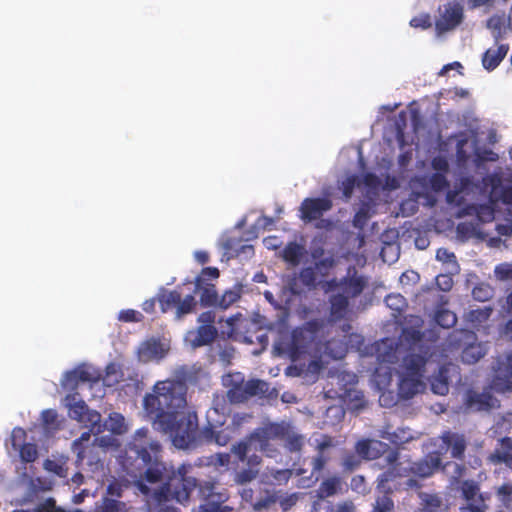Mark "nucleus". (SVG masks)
Segmentation results:
<instances>
[{
    "mask_svg": "<svg viewBox=\"0 0 512 512\" xmlns=\"http://www.w3.org/2000/svg\"><path fill=\"white\" fill-rule=\"evenodd\" d=\"M423 327L422 317L408 315L398 338L406 352L399 365L398 395L405 400L425 390L426 365L435 354L436 339L427 337Z\"/></svg>",
    "mask_w": 512,
    "mask_h": 512,
    "instance_id": "1",
    "label": "nucleus"
},
{
    "mask_svg": "<svg viewBox=\"0 0 512 512\" xmlns=\"http://www.w3.org/2000/svg\"><path fill=\"white\" fill-rule=\"evenodd\" d=\"M148 428L138 429L127 444L121 465L127 475L134 479L139 492L152 500L153 491L149 484L162 485L171 475L161 460V445L149 437Z\"/></svg>",
    "mask_w": 512,
    "mask_h": 512,
    "instance_id": "2",
    "label": "nucleus"
},
{
    "mask_svg": "<svg viewBox=\"0 0 512 512\" xmlns=\"http://www.w3.org/2000/svg\"><path fill=\"white\" fill-rule=\"evenodd\" d=\"M202 373L200 367L183 365L174 371L173 377L157 381L152 393L146 394L143 399L146 415L154 421L167 413L183 411L187 406L188 384H196Z\"/></svg>",
    "mask_w": 512,
    "mask_h": 512,
    "instance_id": "3",
    "label": "nucleus"
},
{
    "mask_svg": "<svg viewBox=\"0 0 512 512\" xmlns=\"http://www.w3.org/2000/svg\"><path fill=\"white\" fill-rule=\"evenodd\" d=\"M324 326L323 319H312L293 329L291 340L287 345V353L292 361L329 349L330 342H322Z\"/></svg>",
    "mask_w": 512,
    "mask_h": 512,
    "instance_id": "4",
    "label": "nucleus"
},
{
    "mask_svg": "<svg viewBox=\"0 0 512 512\" xmlns=\"http://www.w3.org/2000/svg\"><path fill=\"white\" fill-rule=\"evenodd\" d=\"M159 429L168 433L175 447L185 449L192 446L198 434V417L195 412L180 411L167 413L164 417L154 420Z\"/></svg>",
    "mask_w": 512,
    "mask_h": 512,
    "instance_id": "5",
    "label": "nucleus"
},
{
    "mask_svg": "<svg viewBox=\"0 0 512 512\" xmlns=\"http://www.w3.org/2000/svg\"><path fill=\"white\" fill-rule=\"evenodd\" d=\"M250 440L258 442V449L267 456H274L276 449L271 445L272 440H284L285 447L290 452H299L303 448L304 438L291 431L288 423L270 422L263 427L256 428L250 435Z\"/></svg>",
    "mask_w": 512,
    "mask_h": 512,
    "instance_id": "6",
    "label": "nucleus"
},
{
    "mask_svg": "<svg viewBox=\"0 0 512 512\" xmlns=\"http://www.w3.org/2000/svg\"><path fill=\"white\" fill-rule=\"evenodd\" d=\"M188 466L181 465L177 471H172L166 481L153 491L152 501L162 505L172 500L183 504L187 502L194 489L197 479L187 475Z\"/></svg>",
    "mask_w": 512,
    "mask_h": 512,
    "instance_id": "7",
    "label": "nucleus"
},
{
    "mask_svg": "<svg viewBox=\"0 0 512 512\" xmlns=\"http://www.w3.org/2000/svg\"><path fill=\"white\" fill-rule=\"evenodd\" d=\"M197 329L188 331L186 340L192 348H199L211 344L218 336V330L215 327V313L205 311L198 316Z\"/></svg>",
    "mask_w": 512,
    "mask_h": 512,
    "instance_id": "8",
    "label": "nucleus"
},
{
    "mask_svg": "<svg viewBox=\"0 0 512 512\" xmlns=\"http://www.w3.org/2000/svg\"><path fill=\"white\" fill-rule=\"evenodd\" d=\"M162 313H166L171 309H176V317L180 319L186 314L193 312L196 308L197 301L193 294H188L184 298L177 290H164L157 295Z\"/></svg>",
    "mask_w": 512,
    "mask_h": 512,
    "instance_id": "9",
    "label": "nucleus"
},
{
    "mask_svg": "<svg viewBox=\"0 0 512 512\" xmlns=\"http://www.w3.org/2000/svg\"><path fill=\"white\" fill-rule=\"evenodd\" d=\"M334 438L328 434H322L320 439L316 440L315 455L311 457V478L314 477L315 481L324 474L328 464L332 460L330 449L335 447Z\"/></svg>",
    "mask_w": 512,
    "mask_h": 512,
    "instance_id": "10",
    "label": "nucleus"
},
{
    "mask_svg": "<svg viewBox=\"0 0 512 512\" xmlns=\"http://www.w3.org/2000/svg\"><path fill=\"white\" fill-rule=\"evenodd\" d=\"M464 19L463 7L457 2H448L444 5L439 17L435 21V30L441 36L458 27Z\"/></svg>",
    "mask_w": 512,
    "mask_h": 512,
    "instance_id": "11",
    "label": "nucleus"
},
{
    "mask_svg": "<svg viewBox=\"0 0 512 512\" xmlns=\"http://www.w3.org/2000/svg\"><path fill=\"white\" fill-rule=\"evenodd\" d=\"M332 206V200L328 197L305 198L299 207L300 218L304 222L318 220L325 212L331 210Z\"/></svg>",
    "mask_w": 512,
    "mask_h": 512,
    "instance_id": "12",
    "label": "nucleus"
},
{
    "mask_svg": "<svg viewBox=\"0 0 512 512\" xmlns=\"http://www.w3.org/2000/svg\"><path fill=\"white\" fill-rule=\"evenodd\" d=\"M99 380V375L94 374L85 365H80L73 370L67 371L62 379V387L66 390L74 391L79 383H95Z\"/></svg>",
    "mask_w": 512,
    "mask_h": 512,
    "instance_id": "13",
    "label": "nucleus"
},
{
    "mask_svg": "<svg viewBox=\"0 0 512 512\" xmlns=\"http://www.w3.org/2000/svg\"><path fill=\"white\" fill-rule=\"evenodd\" d=\"M347 491V484L339 474H332L322 479L316 489V498L328 499L342 495Z\"/></svg>",
    "mask_w": 512,
    "mask_h": 512,
    "instance_id": "14",
    "label": "nucleus"
},
{
    "mask_svg": "<svg viewBox=\"0 0 512 512\" xmlns=\"http://www.w3.org/2000/svg\"><path fill=\"white\" fill-rule=\"evenodd\" d=\"M26 431L16 427L12 431V446L19 450L20 459L25 463H32L38 458L37 446L33 443H25Z\"/></svg>",
    "mask_w": 512,
    "mask_h": 512,
    "instance_id": "15",
    "label": "nucleus"
},
{
    "mask_svg": "<svg viewBox=\"0 0 512 512\" xmlns=\"http://www.w3.org/2000/svg\"><path fill=\"white\" fill-rule=\"evenodd\" d=\"M486 186L490 187V200L493 203L502 202L512 204V185L503 186L502 177L499 174H490L484 179Z\"/></svg>",
    "mask_w": 512,
    "mask_h": 512,
    "instance_id": "16",
    "label": "nucleus"
},
{
    "mask_svg": "<svg viewBox=\"0 0 512 512\" xmlns=\"http://www.w3.org/2000/svg\"><path fill=\"white\" fill-rule=\"evenodd\" d=\"M442 452L435 451L428 453L423 459L413 462L410 466V471L422 478L430 477L442 465L441 459Z\"/></svg>",
    "mask_w": 512,
    "mask_h": 512,
    "instance_id": "17",
    "label": "nucleus"
},
{
    "mask_svg": "<svg viewBox=\"0 0 512 512\" xmlns=\"http://www.w3.org/2000/svg\"><path fill=\"white\" fill-rule=\"evenodd\" d=\"M440 438L443 443L441 450L446 452L450 449L452 458L463 460L467 447V442L463 434L445 431Z\"/></svg>",
    "mask_w": 512,
    "mask_h": 512,
    "instance_id": "18",
    "label": "nucleus"
},
{
    "mask_svg": "<svg viewBox=\"0 0 512 512\" xmlns=\"http://www.w3.org/2000/svg\"><path fill=\"white\" fill-rule=\"evenodd\" d=\"M499 373L494 377L493 385L497 391H512V352L505 361L499 362Z\"/></svg>",
    "mask_w": 512,
    "mask_h": 512,
    "instance_id": "19",
    "label": "nucleus"
},
{
    "mask_svg": "<svg viewBox=\"0 0 512 512\" xmlns=\"http://www.w3.org/2000/svg\"><path fill=\"white\" fill-rule=\"evenodd\" d=\"M509 44H500L496 48L487 49L481 58L482 66L488 72L495 70L509 52Z\"/></svg>",
    "mask_w": 512,
    "mask_h": 512,
    "instance_id": "20",
    "label": "nucleus"
},
{
    "mask_svg": "<svg viewBox=\"0 0 512 512\" xmlns=\"http://www.w3.org/2000/svg\"><path fill=\"white\" fill-rule=\"evenodd\" d=\"M476 215L481 222H490L494 219V210L487 204H467L458 211L457 217Z\"/></svg>",
    "mask_w": 512,
    "mask_h": 512,
    "instance_id": "21",
    "label": "nucleus"
},
{
    "mask_svg": "<svg viewBox=\"0 0 512 512\" xmlns=\"http://www.w3.org/2000/svg\"><path fill=\"white\" fill-rule=\"evenodd\" d=\"M91 434L90 429L81 434V436L75 439L72 443V450L76 454V464L83 465L84 460L87 457V452L91 453L95 450V443H90Z\"/></svg>",
    "mask_w": 512,
    "mask_h": 512,
    "instance_id": "22",
    "label": "nucleus"
},
{
    "mask_svg": "<svg viewBox=\"0 0 512 512\" xmlns=\"http://www.w3.org/2000/svg\"><path fill=\"white\" fill-rule=\"evenodd\" d=\"M376 446L387 447L386 444H383L380 441L362 439L356 442L355 452L357 455H359L361 460H373L376 459L381 453V450Z\"/></svg>",
    "mask_w": 512,
    "mask_h": 512,
    "instance_id": "23",
    "label": "nucleus"
},
{
    "mask_svg": "<svg viewBox=\"0 0 512 512\" xmlns=\"http://www.w3.org/2000/svg\"><path fill=\"white\" fill-rule=\"evenodd\" d=\"M340 284L343 294L348 298H354L363 292L366 281L362 276H345L340 280Z\"/></svg>",
    "mask_w": 512,
    "mask_h": 512,
    "instance_id": "24",
    "label": "nucleus"
},
{
    "mask_svg": "<svg viewBox=\"0 0 512 512\" xmlns=\"http://www.w3.org/2000/svg\"><path fill=\"white\" fill-rule=\"evenodd\" d=\"M165 349L160 340L149 339L142 343L139 348V357L141 360L149 361L154 358H161L164 356Z\"/></svg>",
    "mask_w": 512,
    "mask_h": 512,
    "instance_id": "25",
    "label": "nucleus"
},
{
    "mask_svg": "<svg viewBox=\"0 0 512 512\" xmlns=\"http://www.w3.org/2000/svg\"><path fill=\"white\" fill-rule=\"evenodd\" d=\"M403 476H406V474L400 473L396 466L390 467L378 476L377 489L384 494H391L396 485L391 486L390 483Z\"/></svg>",
    "mask_w": 512,
    "mask_h": 512,
    "instance_id": "26",
    "label": "nucleus"
},
{
    "mask_svg": "<svg viewBox=\"0 0 512 512\" xmlns=\"http://www.w3.org/2000/svg\"><path fill=\"white\" fill-rule=\"evenodd\" d=\"M474 338L475 335L473 332L467 330H454L448 335L444 350L453 352L460 349L466 342Z\"/></svg>",
    "mask_w": 512,
    "mask_h": 512,
    "instance_id": "27",
    "label": "nucleus"
},
{
    "mask_svg": "<svg viewBox=\"0 0 512 512\" xmlns=\"http://www.w3.org/2000/svg\"><path fill=\"white\" fill-rule=\"evenodd\" d=\"M200 293V303L204 307H217L219 296L216 287L212 283L201 284L200 287L194 286V293Z\"/></svg>",
    "mask_w": 512,
    "mask_h": 512,
    "instance_id": "28",
    "label": "nucleus"
},
{
    "mask_svg": "<svg viewBox=\"0 0 512 512\" xmlns=\"http://www.w3.org/2000/svg\"><path fill=\"white\" fill-rule=\"evenodd\" d=\"M329 302H330V317L333 320L342 319L345 316L348 306H349L348 297L341 293L335 294L330 297Z\"/></svg>",
    "mask_w": 512,
    "mask_h": 512,
    "instance_id": "29",
    "label": "nucleus"
},
{
    "mask_svg": "<svg viewBox=\"0 0 512 512\" xmlns=\"http://www.w3.org/2000/svg\"><path fill=\"white\" fill-rule=\"evenodd\" d=\"M377 358L381 363L393 364L397 361V347L389 340H382L376 347Z\"/></svg>",
    "mask_w": 512,
    "mask_h": 512,
    "instance_id": "30",
    "label": "nucleus"
},
{
    "mask_svg": "<svg viewBox=\"0 0 512 512\" xmlns=\"http://www.w3.org/2000/svg\"><path fill=\"white\" fill-rule=\"evenodd\" d=\"M495 398L490 393H471L468 396L467 404L479 411H486L494 406Z\"/></svg>",
    "mask_w": 512,
    "mask_h": 512,
    "instance_id": "31",
    "label": "nucleus"
},
{
    "mask_svg": "<svg viewBox=\"0 0 512 512\" xmlns=\"http://www.w3.org/2000/svg\"><path fill=\"white\" fill-rule=\"evenodd\" d=\"M421 508L419 512H444L442 498L438 494L420 493Z\"/></svg>",
    "mask_w": 512,
    "mask_h": 512,
    "instance_id": "32",
    "label": "nucleus"
},
{
    "mask_svg": "<svg viewBox=\"0 0 512 512\" xmlns=\"http://www.w3.org/2000/svg\"><path fill=\"white\" fill-rule=\"evenodd\" d=\"M486 354V350L481 343L467 344L461 353V359L466 364H475Z\"/></svg>",
    "mask_w": 512,
    "mask_h": 512,
    "instance_id": "33",
    "label": "nucleus"
},
{
    "mask_svg": "<svg viewBox=\"0 0 512 512\" xmlns=\"http://www.w3.org/2000/svg\"><path fill=\"white\" fill-rule=\"evenodd\" d=\"M78 422L84 424L85 427L90 428V432L94 435H98L105 430V424L101 421V414L89 408V410L83 415L82 420Z\"/></svg>",
    "mask_w": 512,
    "mask_h": 512,
    "instance_id": "34",
    "label": "nucleus"
},
{
    "mask_svg": "<svg viewBox=\"0 0 512 512\" xmlns=\"http://www.w3.org/2000/svg\"><path fill=\"white\" fill-rule=\"evenodd\" d=\"M196 488H198L199 497L207 500V502L215 501V498L217 501L221 502H224L227 499V496L223 495L222 493H215L216 483L214 481H197Z\"/></svg>",
    "mask_w": 512,
    "mask_h": 512,
    "instance_id": "35",
    "label": "nucleus"
},
{
    "mask_svg": "<svg viewBox=\"0 0 512 512\" xmlns=\"http://www.w3.org/2000/svg\"><path fill=\"white\" fill-rule=\"evenodd\" d=\"M304 254V247L295 241L289 242L282 251V258L292 266H297Z\"/></svg>",
    "mask_w": 512,
    "mask_h": 512,
    "instance_id": "36",
    "label": "nucleus"
},
{
    "mask_svg": "<svg viewBox=\"0 0 512 512\" xmlns=\"http://www.w3.org/2000/svg\"><path fill=\"white\" fill-rule=\"evenodd\" d=\"M496 498L499 501L497 511L504 512L509 510L512 506V484L504 483L496 492Z\"/></svg>",
    "mask_w": 512,
    "mask_h": 512,
    "instance_id": "37",
    "label": "nucleus"
},
{
    "mask_svg": "<svg viewBox=\"0 0 512 512\" xmlns=\"http://www.w3.org/2000/svg\"><path fill=\"white\" fill-rule=\"evenodd\" d=\"M490 499L488 494H481L473 500H465V504L460 507L461 512H486L489 506L486 501Z\"/></svg>",
    "mask_w": 512,
    "mask_h": 512,
    "instance_id": "38",
    "label": "nucleus"
},
{
    "mask_svg": "<svg viewBox=\"0 0 512 512\" xmlns=\"http://www.w3.org/2000/svg\"><path fill=\"white\" fill-rule=\"evenodd\" d=\"M362 463L359 455L355 451L345 450L341 456V468L343 473H352L357 470Z\"/></svg>",
    "mask_w": 512,
    "mask_h": 512,
    "instance_id": "39",
    "label": "nucleus"
},
{
    "mask_svg": "<svg viewBox=\"0 0 512 512\" xmlns=\"http://www.w3.org/2000/svg\"><path fill=\"white\" fill-rule=\"evenodd\" d=\"M269 385L266 381L260 379H251L245 382L246 401L258 395H264L268 392Z\"/></svg>",
    "mask_w": 512,
    "mask_h": 512,
    "instance_id": "40",
    "label": "nucleus"
},
{
    "mask_svg": "<svg viewBox=\"0 0 512 512\" xmlns=\"http://www.w3.org/2000/svg\"><path fill=\"white\" fill-rule=\"evenodd\" d=\"M245 381L241 378L239 381H232L227 391V397L231 403H243L246 401Z\"/></svg>",
    "mask_w": 512,
    "mask_h": 512,
    "instance_id": "41",
    "label": "nucleus"
},
{
    "mask_svg": "<svg viewBox=\"0 0 512 512\" xmlns=\"http://www.w3.org/2000/svg\"><path fill=\"white\" fill-rule=\"evenodd\" d=\"M241 294L242 287L235 285L233 288L226 290L223 295L219 297L217 307L227 309L240 299Z\"/></svg>",
    "mask_w": 512,
    "mask_h": 512,
    "instance_id": "42",
    "label": "nucleus"
},
{
    "mask_svg": "<svg viewBox=\"0 0 512 512\" xmlns=\"http://www.w3.org/2000/svg\"><path fill=\"white\" fill-rule=\"evenodd\" d=\"M445 367H440L438 375L431 380V389L435 394L446 395L449 391V382L445 376Z\"/></svg>",
    "mask_w": 512,
    "mask_h": 512,
    "instance_id": "43",
    "label": "nucleus"
},
{
    "mask_svg": "<svg viewBox=\"0 0 512 512\" xmlns=\"http://www.w3.org/2000/svg\"><path fill=\"white\" fill-rule=\"evenodd\" d=\"M106 425L113 434L121 435L127 431L124 416L117 412L109 414Z\"/></svg>",
    "mask_w": 512,
    "mask_h": 512,
    "instance_id": "44",
    "label": "nucleus"
},
{
    "mask_svg": "<svg viewBox=\"0 0 512 512\" xmlns=\"http://www.w3.org/2000/svg\"><path fill=\"white\" fill-rule=\"evenodd\" d=\"M66 400L69 401L68 405L70 407V417L76 421L82 420L83 415H85V413L89 410V407L85 401L79 400L72 403L71 401H75L74 395H68Z\"/></svg>",
    "mask_w": 512,
    "mask_h": 512,
    "instance_id": "45",
    "label": "nucleus"
},
{
    "mask_svg": "<svg viewBox=\"0 0 512 512\" xmlns=\"http://www.w3.org/2000/svg\"><path fill=\"white\" fill-rule=\"evenodd\" d=\"M435 322L442 328H451L456 324L457 317L448 309H439L435 313Z\"/></svg>",
    "mask_w": 512,
    "mask_h": 512,
    "instance_id": "46",
    "label": "nucleus"
},
{
    "mask_svg": "<svg viewBox=\"0 0 512 512\" xmlns=\"http://www.w3.org/2000/svg\"><path fill=\"white\" fill-rule=\"evenodd\" d=\"M278 500V496L274 491L266 490L263 496L256 499L253 504L255 511H262L268 509L271 505L275 504Z\"/></svg>",
    "mask_w": 512,
    "mask_h": 512,
    "instance_id": "47",
    "label": "nucleus"
},
{
    "mask_svg": "<svg viewBox=\"0 0 512 512\" xmlns=\"http://www.w3.org/2000/svg\"><path fill=\"white\" fill-rule=\"evenodd\" d=\"M204 438L209 442H215L220 446H224L229 441V436L224 431H216L212 426L203 430Z\"/></svg>",
    "mask_w": 512,
    "mask_h": 512,
    "instance_id": "48",
    "label": "nucleus"
},
{
    "mask_svg": "<svg viewBox=\"0 0 512 512\" xmlns=\"http://www.w3.org/2000/svg\"><path fill=\"white\" fill-rule=\"evenodd\" d=\"M253 442L254 440H250V438L248 437L247 441H240L232 446L231 452L237 457L238 461H246L248 453L250 451L251 444ZM255 443L258 444L257 441H255Z\"/></svg>",
    "mask_w": 512,
    "mask_h": 512,
    "instance_id": "49",
    "label": "nucleus"
},
{
    "mask_svg": "<svg viewBox=\"0 0 512 512\" xmlns=\"http://www.w3.org/2000/svg\"><path fill=\"white\" fill-rule=\"evenodd\" d=\"M220 272L216 267H205L201 270V273L196 277L195 283L197 287L201 284L210 283L209 281L216 280L219 278Z\"/></svg>",
    "mask_w": 512,
    "mask_h": 512,
    "instance_id": "50",
    "label": "nucleus"
},
{
    "mask_svg": "<svg viewBox=\"0 0 512 512\" xmlns=\"http://www.w3.org/2000/svg\"><path fill=\"white\" fill-rule=\"evenodd\" d=\"M293 472L291 469H272L270 471V475L268 476L272 483L277 485L286 484L289 479L292 477Z\"/></svg>",
    "mask_w": 512,
    "mask_h": 512,
    "instance_id": "51",
    "label": "nucleus"
},
{
    "mask_svg": "<svg viewBox=\"0 0 512 512\" xmlns=\"http://www.w3.org/2000/svg\"><path fill=\"white\" fill-rule=\"evenodd\" d=\"M461 491L464 500H473V498L482 494L480 493L478 484L469 480L462 483Z\"/></svg>",
    "mask_w": 512,
    "mask_h": 512,
    "instance_id": "52",
    "label": "nucleus"
},
{
    "mask_svg": "<svg viewBox=\"0 0 512 512\" xmlns=\"http://www.w3.org/2000/svg\"><path fill=\"white\" fill-rule=\"evenodd\" d=\"M386 305L395 312H401L406 306L405 298L400 294H389L385 297Z\"/></svg>",
    "mask_w": 512,
    "mask_h": 512,
    "instance_id": "53",
    "label": "nucleus"
},
{
    "mask_svg": "<svg viewBox=\"0 0 512 512\" xmlns=\"http://www.w3.org/2000/svg\"><path fill=\"white\" fill-rule=\"evenodd\" d=\"M393 508V500L389 497V494H384L376 499L371 512H391Z\"/></svg>",
    "mask_w": 512,
    "mask_h": 512,
    "instance_id": "54",
    "label": "nucleus"
},
{
    "mask_svg": "<svg viewBox=\"0 0 512 512\" xmlns=\"http://www.w3.org/2000/svg\"><path fill=\"white\" fill-rule=\"evenodd\" d=\"M129 508L122 501L106 498L103 503L102 512H129Z\"/></svg>",
    "mask_w": 512,
    "mask_h": 512,
    "instance_id": "55",
    "label": "nucleus"
},
{
    "mask_svg": "<svg viewBox=\"0 0 512 512\" xmlns=\"http://www.w3.org/2000/svg\"><path fill=\"white\" fill-rule=\"evenodd\" d=\"M350 408L353 410H361L366 407L367 402L361 391H351L348 393Z\"/></svg>",
    "mask_w": 512,
    "mask_h": 512,
    "instance_id": "56",
    "label": "nucleus"
},
{
    "mask_svg": "<svg viewBox=\"0 0 512 512\" xmlns=\"http://www.w3.org/2000/svg\"><path fill=\"white\" fill-rule=\"evenodd\" d=\"M472 295L475 300L485 302L492 298L493 290L489 285H477L472 290Z\"/></svg>",
    "mask_w": 512,
    "mask_h": 512,
    "instance_id": "57",
    "label": "nucleus"
},
{
    "mask_svg": "<svg viewBox=\"0 0 512 512\" xmlns=\"http://www.w3.org/2000/svg\"><path fill=\"white\" fill-rule=\"evenodd\" d=\"M315 267H305L301 269L299 278L301 282L307 287H315L316 285V271Z\"/></svg>",
    "mask_w": 512,
    "mask_h": 512,
    "instance_id": "58",
    "label": "nucleus"
},
{
    "mask_svg": "<svg viewBox=\"0 0 512 512\" xmlns=\"http://www.w3.org/2000/svg\"><path fill=\"white\" fill-rule=\"evenodd\" d=\"M221 501H208L199 506V512H232V507L222 505Z\"/></svg>",
    "mask_w": 512,
    "mask_h": 512,
    "instance_id": "59",
    "label": "nucleus"
},
{
    "mask_svg": "<svg viewBox=\"0 0 512 512\" xmlns=\"http://www.w3.org/2000/svg\"><path fill=\"white\" fill-rule=\"evenodd\" d=\"M502 26H503V17L501 15H498V14H494L492 15L491 17L488 18L487 22H486V27L490 30H492L493 32H496L497 34L494 36L495 37V40L496 42L499 40V38L501 37V29H502Z\"/></svg>",
    "mask_w": 512,
    "mask_h": 512,
    "instance_id": "60",
    "label": "nucleus"
},
{
    "mask_svg": "<svg viewBox=\"0 0 512 512\" xmlns=\"http://www.w3.org/2000/svg\"><path fill=\"white\" fill-rule=\"evenodd\" d=\"M370 218L367 207H361L354 215L352 224L355 228L363 229Z\"/></svg>",
    "mask_w": 512,
    "mask_h": 512,
    "instance_id": "61",
    "label": "nucleus"
},
{
    "mask_svg": "<svg viewBox=\"0 0 512 512\" xmlns=\"http://www.w3.org/2000/svg\"><path fill=\"white\" fill-rule=\"evenodd\" d=\"M118 319L122 322L131 323V322H141L144 317L142 313L136 311L134 309H126L121 310L118 316Z\"/></svg>",
    "mask_w": 512,
    "mask_h": 512,
    "instance_id": "62",
    "label": "nucleus"
},
{
    "mask_svg": "<svg viewBox=\"0 0 512 512\" xmlns=\"http://www.w3.org/2000/svg\"><path fill=\"white\" fill-rule=\"evenodd\" d=\"M409 24L413 28L426 30L432 26L431 16L428 13L415 16L410 20Z\"/></svg>",
    "mask_w": 512,
    "mask_h": 512,
    "instance_id": "63",
    "label": "nucleus"
},
{
    "mask_svg": "<svg viewBox=\"0 0 512 512\" xmlns=\"http://www.w3.org/2000/svg\"><path fill=\"white\" fill-rule=\"evenodd\" d=\"M356 184L357 177L355 175L348 176L345 180L342 181L341 189L346 200L351 198Z\"/></svg>",
    "mask_w": 512,
    "mask_h": 512,
    "instance_id": "64",
    "label": "nucleus"
}]
</instances>
